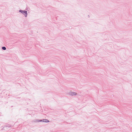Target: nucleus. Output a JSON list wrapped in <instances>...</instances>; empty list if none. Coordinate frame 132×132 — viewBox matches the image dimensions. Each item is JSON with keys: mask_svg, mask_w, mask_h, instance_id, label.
Here are the masks:
<instances>
[{"mask_svg": "<svg viewBox=\"0 0 132 132\" xmlns=\"http://www.w3.org/2000/svg\"><path fill=\"white\" fill-rule=\"evenodd\" d=\"M48 122L49 121L47 119H43L42 120L37 119L36 120V122Z\"/></svg>", "mask_w": 132, "mask_h": 132, "instance_id": "f03ea898", "label": "nucleus"}, {"mask_svg": "<svg viewBox=\"0 0 132 132\" xmlns=\"http://www.w3.org/2000/svg\"><path fill=\"white\" fill-rule=\"evenodd\" d=\"M2 49L3 50H5L6 49V48L4 46L2 47Z\"/></svg>", "mask_w": 132, "mask_h": 132, "instance_id": "20e7f679", "label": "nucleus"}, {"mask_svg": "<svg viewBox=\"0 0 132 132\" xmlns=\"http://www.w3.org/2000/svg\"><path fill=\"white\" fill-rule=\"evenodd\" d=\"M19 11L24 15L25 17H27L28 15V13L27 11L20 10Z\"/></svg>", "mask_w": 132, "mask_h": 132, "instance_id": "f257e3e1", "label": "nucleus"}, {"mask_svg": "<svg viewBox=\"0 0 132 132\" xmlns=\"http://www.w3.org/2000/svg\"><path fill=\"white\" fill-rule=\"evenodd\" d=\"M68 94L71 96H76L77 95V93L75 92H72L71 91L68 93Z\"/></svg>", "mask_w": 132, "mask_h": 132, "instance_id": "7ed1b4c3", "label": "nucleus"}]
</instances>
